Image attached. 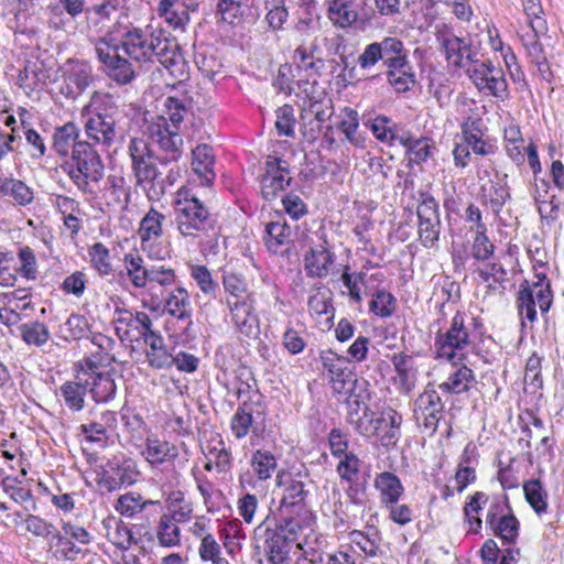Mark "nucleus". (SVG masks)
<instances>
[{
  "label": "nucleus",
  "mask_w": 564,
  "mask_h": 564,
  "mask_svg": "<svg viewBox=\"0 0 564 564\" xmlns=\"http://www.w3.org/2000/svg\"><path fill=\"white\" fill-rule=\"evenodd\" d=\"M379 61H382L387 68V82L395 93L404 94L412 90L416 84V76L409 61L408 50L400 39L387 36L380 42H372L358 57V64L362 69L373 67Z\"/></svg>",
  "instance_id": "obj_1"
},
{
  "label": "nucleus",
  "mask_w": 564,
  "mask_h": 564,
  "mask_svg": "<svg viewBox=\"0 0 564 564\" xmlns=\"http://www.w3.org/2000/svg\"><path fill=\"white\" fill-rule=\"evenodd\" d=\"M174 223L183 238L189 240L215 238V245L212 248H217L218 216L189 191L177 192L174 202Z\"/></svg>",
  "instance_id": "obj_2"
},
{
  "label": "nucleus",
  "mask_w": 564,
  "mask_h": 564,
  "mask_svg": "<svg viewBox=\"0 0 564 564\" xmlns=\"http://www.w3.org/2000/svg\"><path fill=\"white\" fill-rule=\"evenodd\" d=\"M189 112L188 102L176 97H166L164 100L163 115L151 126V137L158 144L160 154L155 160L167 165L176 162L183 153V138L178 130L185 116Z\"/></svg>",
  "instance_id": "obj_3"
},
{
  "label": "nucleus",
  "mask_w": 564,
  "mask_h": 564,
  "mask_svg": "<svg viewBox=\"0 0 564 564\" xmlns=\"http://www.w3.org/2000/svg\"><path fill=\"white\" fill-rule=\"evenodd\" d=\"M485 333L482 318L457 311L445 333L435 337L436 355L441 359L454 362L462 359V351L470 347Z\"/></svg>",
  "instance_id": "obj_4"
},
{
  "label": "nucleus",
  "mask_w": 564,
  "mask_h": 564,
  "mask_svg": "<svg viewBox=\"0 0 564 564\" xmlns=\"http://www.w3.org/2000/svg\"><path fill=\"white\" fill-rule=\"evenodd\" d=\"M62 169L83 194H94L91 185L100 182L105 174L102 160L88 141H80L74 147L69 161Z\"/></svg>",
  "instance_id": "obj_5"
},
{
  "label": "nucleus",
  "mask_w": 564,
  "mask_h": 564,
  "mask_svg": "<svg viewBox=\"0 0 564 564\" xmlns=\"http://www.w3.org/2000/svg\"><path fill=\"white\" fill-rule=\"evenodd\" d=\"M156 36L147 34L141 28L134 26L130 22L116 21L100 37V43L117 47L132 61L143 64L152 58L153 44Z\"/></svg>",
  "instance_id": "obj_6"
},
{
  "label": "nucleus",
  "mask_w": 564,
  "mask_h": 564,
  "mask_svg": "<svg viewBox=\"0 0 564 564\" xmlns=\"http://www.w3.org/2000/svg\"><path fill=\"white\" fill-rule=\"evenodd\" d=\"M93 108L91 115L85 122L87 138L97 144L109 148L117 137L116 115L118 107L110 94L95 90L90 96L89 105L85 108Z\"/></svg>",
  "instance_id": "obj_7"
},
{
  "label": "nucleus",
  "mask_w": 564,
  "mask_h": 564,
  "mask_svg": "<svg viewBox=\"0 0 564 564\" xmlns=\"http://www.w3.org/2000/svg\"><path fill=\"white\" fill-rule=\"evenodd\" d=\"M253 540L254 550L263 552L270 564H291L293 545L282 530L269 527L268 519L254 529Z\"/></svg>",
  "instance_id": "obj_8"
},
{
  "label": "nucleus",
  "mask_w": 564,
  "mask_h": 564,
  "mask_svg": "<svg viewBox=\"0 0 564 564\" xmlns=\"http://www.w3.org/2000/svg\"><path fill=\"white\" fill-rule=\"evenodd\" d=\"M416 207L417 235L424 248H434L441 236V216L437 200L429 192L419 193Z\"/></svg>",
  "instance_id": "obj_9"
},
{
  "label": "nucleus",
  "mask_w": 564,
  "mask_h": 564,
  "mask_svg": "<svg viewBox=\"0 0 564 564\" xmlns=\"http://www.w3.org/2000/svg\"><path fill=\"white\" fill-rule=\"evenodd\" d=\"M315 236L316 239L312 238L308 242V249L303 257V265L308 278L324 279L329 274L336 254L324 230L315 232Z\"/></svg>",
  "instance_id": "obj_10"
},
{
  "label": "nucleus",
  "mask_w": 564,
  "mask_h": 564,
  "mask_svg": "<svg viewBox=\"0 0 564 564\" xmlns=\"http://www.w3.org/2000/svg\"><path fill=\"white\" fill-rule=\"evenodd\" d=\"M100 468L98 485L109 492L133 485L140 475L137 462L122 454L112 456Z\"/></svg>",
  "instance_id": "obj_11"
},
{
  "label": "nucleus",
  "mask_w": 564,
  "mask_h": 564,
  "mask_svg": "<svg viewBox=\"0 0 564 564\" xmlns=\"http://www.w3.org/2000/svg\"><path fill=\"white\" fill-rule=\"evenodd\" d=\"M166 216L151 207L140 221L138 235L141 249L151 259L163 260L170 254L167 247H161L158 241L163 236V224Z\"/></svg>",
  "instance_id": "obj_12"
},
{
  "label": "nucleus",
  "mask_w": 564,
  "mask_h": 564,
  "mask_svg": "<svg viewBox=\"0 0 564 564\" xmlns=\"http://www.w3.org/2000/svg\"><path fill=\"white\" fill-rule=\"evenodd\" d=\"M98 61L102 64L106 75L118 85L131 84L135 76L137 69L132 62L120 55V51L111 45H105L98 40L95 47Z\"/></svg>",
  "instance_id": "obj_13"
},
{
  "label": "nucleus",
  "mask_w": 564,
  "mask_h": 564,
  "mask_svg": "<svg viewBox=\"0 0 564 564\" xmlns=\"http://www.w3.org/2000/svg\"><path fill=\"white\" fill-rule=\"evenodd\" d=\"M264 170L260 177L261 196L264 200L272 202L291 185L290 164L281 158L269 156Z\"/></svg>",
  "instance_id": "obj_14"
},
{
  "label": "nucleus",
  "mask_w": 564,
  "mask_h": 564,
  "mask_svg": "<svg viewBox=\"0 0 564 564\" xmlns=\"http://www.w3.org/2000/svg\"><path fill=\"white\" fill-rule=\"evenodd\" d=\"M444 402L438 392L429 383L424 391L419 394L414 402V415L417 422H421L424 430L433 435L444 416Z\"/></svg>",
  "instance_id": "obj_15"
},
{
  "label": "nucleus",
  "mask_w": 564,
  "mask_h": 564,
  "mask_svg": "<svg viewBox=\"0 0 564 564\" xmlns=\"http://www.w3.org/2000/svg\"><path fill=\"white\" fill-rule=\"evenodd\" d=\"M153 48L152 58L149 63L158 61L180 82L187 78L188 72L186 69V62L175 41L156 36Z\"/></svg>",
  "instance_id": "obj_16"
},
{
  "label": "nucleus",
  "mask_w": 564,
  "mask_h": 564,
  "mask_svg": "<svg viewBox=\"0 0 564 564\" xmlns=\"http://www.w3.org/2000/svg\"><path fill=\"white\" fill-rule=\"evenodd\" d=\"M225 303L230 311L231 321L238 332L249 338L258 337L260 334V322L250 295H246L243 299H226Z\"/></svg>",
  "instance_id": "obj_17"
},
{
  "label": "nucleus",
  "mask_w": 564,
  "mask_h": 564,
  "mask_svg": "<svg viewBox=\"0 0 564 564\" xmlns=\"http://www.w3.org/2000/svg\"><path fill=\"white\" fill-rule=\"evenodd\" d=\"M319 358L324 371L327 372L334 394L347 389L346 386L356 378L348 357L340 356L328 349L321 351Z\"/></svg>",
  "instance_id": "obj_18"
},
{
  "label": "nucleus",
  "mask_w": 564,
  "mask_h": 564,
  "mask_svg": "<svg viewBox=\"0 0 564 564\" xmlns=\"http://www.w3.org/2000/svg\"><path fill=\"white\" fill-rule=\"evenodd\" d=\"M155 159H149L131 166L135 186L145 191L151 200H159L165 193V181L159 171Z\"/></svg>",
  "instance_id": "obj_19"
},
{
  "label": "nucleus",
  "mask_w": 564,
  "mask_h": 564,
  "mask_svg": "<svg viewBox=\"0 0 564 564\" xmlns=\"http://www.w3.org/2000/svg\"><path fill=\"white\" fill-rule=\"evenodd\" d=\"M94 83L93 67L84 61H72L64 72L61 93L68 99H77Z\"/></svg>",
  "instance_id": "obj_20"
},
{
  "label": "nucleus",
  "mask_w": 564,
  "mask_h": 564,
  "mask_svg": "<svg viewBox=\"0 0 564 564\" xmlns=\"http://www.w3.org/2000/svg\"><path fill=\"white\" fill-rule=\"evenodd\" d=\"M437 41L441 44L446 61L457 68L465 67L466 62L475 61L477 56L471 43L464 37L455 35L453 32L440 34Z\"/></svg>",
  "instance_id": "obj_21"
},
{
  "label": "nucleus",
  "mask_w": 564,
  "mask_h": 564,
  "mask_svg": "<svg viewBox=\"0 0 564 564\" xmlns=\"http://www.w3.org/2000/svg\"><path fill=\"white\" fill-rule=\"evenodd\" d=\"M117 425V413L106 410L100 412L95 419L80 424L79 432L84 435L86 442L96 444L104 448L109 441V430H113Z\"/></svg>",
  "instance_id": "obj_22"
},
{
  "label": "nucleus",
  "mask_w": 564,
  "mask_h": 564,
  "mask_svg": "<svg viewBox=\"0 0 564 564\" xmlns=\"http://www.w3.org/2000/svg\"><path fill=\"white\" fill-rule=\"evenodd\" d=\"M113 323L129 328L130 336H133V341L143 340L154 330L151 317L143 311L133 312L124 307L116 306Z\"/></svg>",
  "instance_id": "obj_23"
},
{
  "label": "nucleus",
  "mask_w": 564,
  "mask_h": 564,
  "mask_svg": "<svg viewBox=\"0 0 564 564\" xmlns=\"http://www.w3.org/2000/svg\"><path fill=\"white\" fill-rule=\"evenodd\" d=\"M97 367L89 362V369L84 370L85 383L88 392L97 402H108L115 398L117 386L110 372H97Z\"/></svg>",
  "instance_id": "obj_24"
},
{
  "label": "nucleus",
  "mask_w": 564,
  "mask_h": 564,
  "mask_svg": "<svg viewBox=\"0 0 564 564\" xmlns=\"http://www.w3.org/2000/svg\"><path fill=\"white\" fill-rule=\"evenodd\" d=\"M460 129L465 143L475 154L485 156L495 153V147L484 139L486 128L481 118H466Z\"/></svg>",
  "instance_id": "obj_25"
},
{
  "label": "nucleus",
  "mask_w": 564,
  "mask_h": 564,
  "mask_svg": "<svg viewBox=\"0 0 564 564\" xmlns=\"http://www.w3.org/2000/svg\"><path fill=\"white\" fill-rule=\"evenodd\" d=\"M115 509L126 518H134L150 510L158 513L159 509H161V502L159 500L145 499L140 492L129 491L117 499Z\"/></svg>",
  "instance_id": "obj_26"
},
{
  "label": "nucleus",
  "mask_w": 564,
  "mask_h": 564,
  "mask_svg": "<svg viewBox=\"0 0 564 564\" xmlns=\"http://www.w3.org/2000/svg\"><path fill=\"white\" fill-rule=\"evenodd\" d=\"M347 389L338 391L335 395L345 398L347 412H360L365 408H370L371 400L370 383L366 379H352Z\"/></svg>",
  "instance_id": "obj_27"
},
{
  "label": "nucleus",
  "mask_w": 564,
  "mask_h": 564,
  "mask_svg": "<svg viewBox=\"0 0 564 564\" xmlns=\"http://www.w3.org/2000/svg\"><path fill=\"white\" fill-rule=\"evenodd\" d=\"M143 343L149 347L145 357L153 369H169L173 367V355L169 352L165 340L159 330L151 332Z\"/></svg>",
  "instance_id": "obj_28"
},
{
  "label": "nucleus",
  "mask_w": 564,
  "mask_h": 564,
  "mask_svg": "<svg viewBox=\"0 0 564 564\" xmlns=\"http://www.w3.org/2000/svg\"><path fill=\"white\" fill-rule=\"evenodd\" d=\"M215 154L209 144H198L192 151V169L199 177L200 183L205 186H210L216 177L214 171Z\"/></svg>",
  "instance_id": "obj_29"
},
{
  "label": "nucleus",
  "mask_w": 564,
  "mask_h": 564,
  "mask_svg": "<svg viewBox=\"0 0 564 564\" xmlns=\"http://www.w3.org/2000/svg\"><path fill=\"white\" fill-rule=\"evenodd\" d=\"M263 240L270 252L283 254L292 245V229L285 220L270 221L265 225Z\"/></svg>",
  "instance_id": "obj_30"
},
{
  "label": "nucleus",
  "mask_w": 564,
  "mask_h": 564,
  "mask_svg": "<svg viewBox=\"0 0 564 564\" xmlns=\"http://www.w3.org/2000/svg\"><path fill=\"white\" fill-rule=\"evenodd\" d=\"M123 270L119 278H127L135 289H144L148 285L149 268L139 251L133 250L123 256Z\"/></svg>",
  "instance_id": "obj_31"
},
{
  "label": "nucleus",
  "mask_w": 564,
  "mask_h": 564,
  "mask_svg": "<svg viewBox=\"0 0 564 564\" xmlns=\"http://www.w3.org/2000/svg\"><path fill=\"white\" fill-rule=\"evenodd\" d=\"M164 310L178 322H183L184 332H188L193 324L192 306L187 291L184 288H176L165 300Z\"/></svg>",
  "instance_id": "obj_32"
},
{
  "label": "nucleus",
  "mask_w": 564,
  "mask_h": 564,
  "mask_svg": "<svg viewBox=\"0 0 564 564\" xmlns=\"http://www.w3.org/2000/svg\"><path fill=\"white\" fill-rule=\"evenodd\" d=\"M194 10L193 0H161L159 13L174 29H183L189 21V11Z\"/></svg>",
  "instance_id": "obj_33"
},
{
  "label": "nucleus",
  "mask_w": 564,
  "mask_h": 564,
  "mask_svg": "<svg viewBox=\"0 0 564 564\" xmlns=\"http://www.w3.org/2000/svg\"><path fill=\"white\" fill-rule=\"evenodd\" d=\"M399 143L405 149L409 164H421L425 162L434 150V142L425 137L414 138L410 132H403Z\"/></svg>",
  "instance_id": "obj_34"
},
{
  "label": "nucleus",
  "mask_w": 564,
  "mask_h": 564,
  "mask_svg": "<svg viewBox=\"0 0 564 564\" xmlns=\"http://www.w3.org/2000/svg\"><path fill=\"white\" fill-rule=\"evenodd\" d=\"M88 392L84 373L76 376L75 380L66 381L59 387V395L65 405L73 412H79L85 406V395Z\"/></svg>",
  "instance_id": "obj_35"
},
{
  "label": "nucleus",
  "mask_w": 564,
  "mask_h": 564,
  "mask_svg": "<svg viewBox=\"0 0 564 564\" xmlns=\"http://www.w3.org/2000/svg\"><path fill=\"white\" fill-rule=\"evenodd\" d=\"M142 455L151 465H161L173 462L178 456V452L170 442L148 437Z\"/></svg>",
  "instance_id": "obj_36"
},
{
  "label": "nucleus",
  "mask_w": 564,
  "mask_h": 564,
  "mask_svg": "<svg viewBox=\"0 0 564 564\" xmlns=\"http://www.w3.org/2000/svg\"><path fill=\"white\" fill-rule=\"evenodd\" d=\"M360 4L355 0H333L328 6V18L340 28L350 26L357 21Z\"/></svg>",
  "instance_id": "obj_37"
},
{
  "label": "nucleus",
  "mask_w": 564,
  "mask_h": 564,
  "mask_svg": "<svg viewBox=\"0 0 564 564\" xmlns=\"http://www.w3.org/2000/svg\"><path fill=\"white\" fill-rule=\"evenodd\" d=\"M78 137L79 129L73 121L56 127L53 134V150L59 156H68L69 151H74V147L82 141Z\"/></svg>",
  "instance_id": "obj_38"
},
{
  "label": "nucleus",
  "mask_w": 564,
  "mask_h": 564,
  "mask_svg": "<svg viewBox=\"0 0 564 564\" xmlns=\"http://www.w3.org/2000/svg\"><path fill=\"white\" fill-rule=\"evenodd\" d=\"M375 487L379 490L381 502L386 506L390 502H398L404 491L399 477L390 471L378 474L375 479Z\"/></svg>",
  "instance_id": "obj_39"
},
{
  "label": "nucleus",
  "mask_w": 564,
  "mask_h": 564,
  "mask_svg": "<svg viewBox=\"0 0 564 564\" xmlns=\"http://www.w3.org/2000/svg\"><path fill=\"white\" fill-rule=\"evenodd\" d=\"M505 500L508 513L501 514L497 523L490 529L494 531L495 535L502 540L503 544L512 545L517 542L520 523L512 512L507 495L505 496Z\"/></svg>",
  "instance_id": "obj_40"
},
{
  "label": "nucleus",
  "mask_w": 564,
  "mask_h": 564,
  "mask_svg": "<svg viewBox=\"0 0 564 564\" xmlns=\"http://www.w3.org/2000/svg\"><path fill=\"white\" fill-rule=\"evenodd\" d=\"M476 383L474 371L467 366H462L449 375L447 380L438 386V388L451 394H460L468 392Z\"/></svg>",
  "instance_id": "obj_41"
},
{
  "label": "nucleus",
  "mask_w": 564,
  "mask_h": 564,
  "mask_svg": "<svg viewBox=\"0 0 564 564\" xmlns=\"http://www.w3.org/2000/svg\"><path fill=\"white\" fill-rule=\"evenodd\" d=\"M253 406L249 402H242L239 404L237 411L231 417V432L238 440L246 437L250 430L253 432L258 431V427L253 424Z\"/></svg>",
  "instance_id": "obj_42"
},
{
  "label": "nucleus",
  "mask_w": 564,
  "mask_h": 564,
  "mask_svg": "<svg viewBox=\"0 0 564 564\" xmlns=\"http://www.w3.org/2000/svg\"><path fill=\"white\" fill-rule=\"evenodd\" d=\"M523 492L527 502L538 516H542L549 508V494L540 479H530L523 482Z\"/></svg>",
  "instance_id": "obj_43"
},
{
  "label": "nucleus",
  "mask_w": 564,
  "mask_h": 564,
  "mask_svg": "<svg viewBox=\"0 0 564 564\" xmlns=\"http://www.w3.org/2000/svg\"><path fill=\"white\" fill-rule=\"evenodd\" d=\"M87 252L90 267L100 278H106L113 273L110 251L102 242H95L88 248Z\"/></svg>",
  "instance_id": "obj_44"
},
{
  "label": "nucleus",
  "mask_w": 564,
  "mask_h": 564,
  "mask_svg": "<svg viewBox=\"0 0 564 564\" xmlns=\"http://www.w3.org/2000/svg\"><path fill=\"white\" fill-rule=\"evenodd\" d=\"M61 337L67 341L89 338L91 334L88 319L80 314H70L59 326Z\"/></svg>",
  "instance_id": "obj_45"
},
{
  "label": "nucleus",
  "mask_w": 564,
  "mask_h": 564,
  "mask_svg": "<svg viewBox=\"0 0 564 564\" xmlns=\"http://www.w3.org/2000/svg\"><path fill=\"white\" fill-rule=\"evenodd\" d=\"M530 28L531 33L522 35L521 40L528 55L533 59L536 57H542L544 54L543 45L540 42V35L547 31L546 21L531 20Z\"/></svg>",
  "instance_id": "obj_46"
},
{
  "label": "nucleus",
  "mask_w": 564,
  "mask_h": 564,
  "mask_svg": "<svg viewBox=\"0 0 564 564\" xmlns=\"http://www.w3.org/2000/svg\"><path fill=\"white\" fill-rule=\"evenodd\" d=\"M536 304L538 300L535 295V290L530 288V284L527 280L523 281L519 286V292L517 296V308L519 311V315L522 318H527L531 323L535 322Z\"/></svg>",
  "instance_id": "obj_47"
},
{
  "label": "nucleus",
  "mask_w": 564,
  "mask_h": 564,
  "mask_svg": "<svg viewBox=\"0 0 564 564\" xmlns=\"http://www.w3.org/2000/svg\"><path fill=\"white\" fill-rule=\"evenodd\" d=\"M359 116L351 108L344 109V117L338 124V129L344 133L346 140L354 147L364 148L365 138L358 134Z\"/></svg>",
  "instance_id": "obj_48"
},
{
  "label": "nucleus",
  "mask_w": 564,
  "mask_h": 564,
  "mask_svg": "<svg viewBox=\"0 0 564 564\" xmlns=\"http://www.w3.org/2000/svg\"><path fill=\"white\" fill-rule=\"evenodd\" d=\"M0 192L9 196L21 206H25L33 200V192L22 181L14 178H0Z\"/></svg>",
  "instance_id": "obj_49"
},
{
  "label": "nucleus",
  "mask_w": 564,
  "mask_h": 564,
  "mask_svg": "<svg viewBox=\"0 0 564 564\" xmlns=\"http://www.w3.org/2000/svg\"><path fill=\"white\" fill-rule=\"evenodd\" d=\"M308 495L305 484L300 479H291L284 490L280 509L293 510L299 512L303 509L304 500Z\"/></svg>",
  "instance_id": "obj_50"
},
{
  "label": "nucleus",
  "mask_w": 564,
  "mask_h": 564,
  "mask_svg": "<svg viewBox=\"0 0 564 564\" xmlns=\"http://www.w3.org/2000/svg\"><path fill=\"white\" fill-rule=\"evenodd\" d=\"M364 124L371 130L377 140L389 144H393L394 141L399 142L401 134L397 133L395 126H391L389 117L380 115L375 119L364 121Z\"/></svg>",
  "instance_id": "obj_51"
},
{
  "label": "nucleus",
  "mask_w": 564,
  "mask_h": 564,
  "mask_svg": "<svg viewBox=\"0 0 564 564\" xmlns=\"http://www.w3.org/2000/svg\"><path fill=\"white\" fill-rule=\"evenodd\" d=\"M251 467L259 480L271 478L278 467L275 456L267 449H257L251 457Z\"/></svg>",
  "instance_id": "obj_52"
},
{
  "label": "nucleus",
  "mask_w": 564,
  "mask_h": 564,
  "mask_svg": "<svg viewBox=\"0 0 564 564\" xmlns=\"http://www.w3.org/2000/svg\"><path fill=\"white\" fill-rule=\"evenodd\" d=\"M21 338L28 344L36 347L45 345L51 333L47 326L41 322H29L24 323L19 327Z\"/></svg>",
  "instance_id": "obj_53"
},
{
  "label": "nucleus",
  "mask_w": 564,
  "mask_h": 564,
  "mask_svg": "<svg viewBox=\"0 0 564 564\" xmlns=\"http://www.w3.org/2000/svg\"><path fill=\"white\" fill-rule=\"evenodd\" d=\"M373 415L375 412L370 408H365L360 412H347V422L359 435L372 438L375 437Z\"/></svg>",
  "instance_id": "obj_54"
},
{
  "label": "nucleus",
  "mask_w": 564,
  "mask_h": 564,
  "mask_svg": "<svg viewBox=\"0 0 564 564\" xmlns=\"http://www.w3.org/2000/svg\"><path fill=\"white\" fill-rule=\"evenodd\" d=\"M288 0H265V22L272 31H280L289 18Z\"/></svg>",
  "instance_id": "obj_55"
},
{
  "label": "nucleus",
  "mask_w": 564,
  "mask_h": 564,
  "mask_svg": "<svg viewBox=\"0 0 564 564\" xmlns=\"http://www.w3.org/2000/svg\"><path fill=\"white\" fill-rule=\"evenodd\" d=\"M391 362L394 367L399 381L408 391L413 387V358L405 352L393 354Z\"/></svg>",
  "instance_id": "obj_56"
},
{
  "label": "nucleus",
  "mask_w": 564,
  "mask_h": 564,
  "mask_svg": "<svg viewBox=\"0 0 564 564\" xmlns=\"http://www.w3.org/2000/svg\"><path fill=\"white\" fill-rule=\"evenodd\" d=\"M395 297L386 290H378L369 302V311L379 317H390L395 311Z\"/></svg>",
  "instance_id": "obj_57"
},
{
  "label": "nucleus",
  "mask_w": 564,
  "mask_h": 564,
  "mask_svg": "<svg viewBox=\"0 0 564 564\" xmlns=\"http://www.w3.org/2000/svg\"><path fill=\"white\" fill-rule=\"evenodd\" d=\"M159 544L164 547L176 546L181 542V531L178 525L167 517L160 518L156 529Z\"/></svg>",
  "instance_id": "obj_58"
},
{
  "label": "nucleus",
  "mask_w": 564,
  "mask_h": 564,
  "mask_svg": "<svg viewBox=\"0 0 564 564\" xmlns=\"http://www.w3.org/2000/svg\"><path fill=\"white\" fill-rule=\"evenodd\" d=\"M507 175H503L502 178H499L497 182H490V188L488 193V200L486 204L489 205L492 213L498 216L501 212L506 202L510 198V193L507 185Z\"/></svg>",
  "instance_id": "obj_59"
},
{
  "label": "nucleus",
  "mask_w": 564,
  "mask_h": 564,
  "mask_svg": "<svg viewBox=\"0 0 564 564\" xmlns=\"http://www.w3.org/2000/svg\"><path fill=\"white\" fill-rule=\"evenodd\" d=\"M535 278L538 281L533 282L530 288L535 290L538 305L542 315H544L552 306L553 291L551 289V282L544 273H536Z\"/></svg>",
  "instance_id": "obj_60"
},
{
  "label": "nucleus",
  "mask_w": 564,
  "mask_h": 564,
  "mask_svg": "<svg viewBox=\"0 0 564 564\" xmlns=\"http://www.w3.org/2000/svg\"><path fill=\"white\" fill-rule=\"evenodd\" d=\"M293 510L280 509V520L275 529L282 530L288 541L293 545L296 543L300 532L303 529L302 521L292 516Z\"/></svg>",
  "instance_id": "obj_61"
},
{
  "label": "nucleus",
  "mask_w": 564,
  "mask_h": 564,
  "mask_svg": "<svg viewBox=\"0 0 564 564\" xmlns=\"http://www.w3.org/2000/svg\"><path fill=\"white\" fill-rule=\"evenodd\" d=\"M485 80L486 85H482V91L487 90L500 100H506L509 97L508 84L500 67L495 66L492 73H489Z\"/></svg>",
  "instance_id": "obj_62"
},
{
  "label": "nucleus",
  "mask_w": 564,
  "mask_h": 564,
  "mask_svg": "<svg viewBox=\"0 0 564 564\" xmlns=\"http://www.w3.org/2000/svg\"><path fill=\"white\" fill-rule=\"evenodd\" d=\"M276 121L275 128L278 130L279 135L293 137L294 135V126H295V117L294 109L291 105L285 104L276 109Z\"/></svg>",
  "instance_id": "obj_63"
},
{
  "label": "nucleus",
  "mask_w": 564,
  "mask_h": 564,
  "mask_svg": "<svg viewBox=\"0 0 564 564\" xmlns=\"http://www.w3.org/2000/svg\"><path fill=\"white\" fill-rule=\"evenodd\" d=\"M495 245L489 240L487 230L476 231L473 245L471 256L477 261H486L494 256Z\"/></svg>",
  "instance_id": "obj_64"
}]
</instances>
